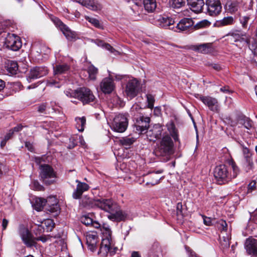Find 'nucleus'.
Masks as SVG:
<instances>
[{
  "instance_id": "09e8293b",
  "label": "nucleus",
  "mask_w": 257,
  "mask_h": 257,
  "mask_svg": "<svg viewBox=\"0 0 257 257\" xmlns=\"http://www.w3.org/2000/svg\"><path fill=\"white\" fill-rule=\"evenodd\" d=\"M85 19L90 22L94 27L98 28H101V25L100 24L99 21L96 19L91 18L88 16H86Z\"/></svg>"
},
{
  "instance_id": "7c9ffc66",
  "label": "nucleus",
  "mask_w": 257,
  "mask_h": 257,
  "mask_svg": "<svg viewBox=\"0 0 257 257\" xmlns=\"http://www.w3.org/2000/svg\"><path fill=\"white\" fill-rule=\"evenodd\" d=\"M187 4L190 7L191 11L195 13L202 12L204 3L203 0H187Z\"/></svg>"
},
{
  "instance_id": "69168bd1",
  "label": "nucleus",
  "mask_w": 257,
  "mask_h": 257,
  "mask_svg": "<svg viewBox=\"0 0 257 257\" xmlns=\"http://www.w3.org/2000/svg\"><path fill=\"white\" fill-rule=\"evenodd\" d=\"M193 11H191V10L190 9V10H188V9H186L184 11H183L182 12V15L184 16H190V14L192 13Z\"/></svg>"
},
{
  "instance_id": "49530a36",
  "label": "nucleus",
  "mask_w": 257,
  "mask_h": 257,
  "mask_svg": "<svg viewBox=\"0 0 257 257\" xmlns=\"http://www.w3.org/2000/svg\"><path fill=\"white\" fill-rule=\"evenodd\" d=\"M186 0H173L172 7L174 9H179L184 6Z\"/></svg>"
},
{
  "instance_id": "a211bd4d",
  "label": "nucleus",
  "mask_w": 257,
  "mask_h": 257,
  "mask_svg": "<svg viewBox=\"0 0 257 257\" xmlns=\"http://www.w3.org/2000/svg\"><path fill=\"white\" fill-rule=\"evenodd\" d=\"M150 121L149 117L140 116L135 124L136 131L139 134L146 133L149 127Z\"/></svg>"
},
{
  "instance_id": "4d7b16f0",
  "label": "nucleus",
  "mask_w": 257,
  "mask_h": 257,
  "mask_svg": "<svg viewBox=\"0 0 257 257\" xmlns=\"http://www.w3.org/2000/svg\"><path fill=\"white\" fill-rule=\"evenodd\" d=\"M219 223L222 227V232H223V231H226L227 229V224L226 221L223 220H221L219 221Z\"/></svg>"
},
{
  "instance_id": "052dcab7",
  "label": "nucleus",
  "mask_w": 257,
  "mask_h": 257,
  "mask_svg": "<svg viewBox=\"0 0 257 257\" xmlns=\"http://www.w3.org/2000/svg\"><path fill=\"white\" fill-rule=\"evenodd\" d=\"M14 134V133H13V132L10 130L9 131V132L6 135L4 138L6 139V140L8 141L11 138H12Z\"/></svg>"
},
{
  "instance_id": "0e129e2a",
  "label": "nucleus",
  "mask_w": 257,
  "mask_h": 257,
  "mask_svg": "<svg viewBox=\"0 0 257 257\" xmlns=\"http://www.w3.org/2000/svg\"><path fill=\"white\" fill-rule=\"evenodd\" d=\"M220 90L221 92L225 93H229L231 92L228 86H225L223 87H221L220 89Z\"/></svg>"
},
{
  "instance_id": "72a5a7b5",
  "label": "nucleus",
  "mask_w": 257,
  "mask_h": 257,
  "mask_svg": "<svg viewBox=\"0 0 257 257\" xmlns=\"http://www.w3.org/2000/svg\"><path fill=\"white\" fill-rule=\"evenodd\" d=\"M96 199H93L87 196H84L80 202V205L85 208L96 207Z\"/></svg>"
},
{
  "instance_id": "ea45409f",
  "label": "nucleus",
  "mask_w": 257,
  "mask_h": 257,
  "mask_svg": "<svg viewBox=\"0 0 257 257\" xmlns=\"http://www.w3.org/2000/svg\"><path fill=\"white\" fill-rule=\"evenodd\" d=\"M87 72L88 74V78L90 80H94L96 79V75L98 73L97 68L91 65L88 67Z\"/></svg>"
},
{
  "instance_id": "de8ad7c7",
  "label": "nucleus",
  "mask_w": 257,
  "mask_h": 257,
  "mask_svg": "<svg viewBox=\"0 0 257 257\" xmlns=\"http://www.w3.org/2000/svg\"><path fill=\"white\" fill-rule=\"evenodd\" d=\"M81 222L89 226L93 223V219L88 215H83L81 217Z\"/></svg>"
},
{
  "instance_id": "cd10ccee",
  "label": "nucleus",
  "mask_w": 257,
  "mask_h": 257,
  "mask_svg": "<svg viewBox=\"0 0 257 257\" xmlns=\"http://www.w3.org/2000/svg\"><path fill=\"white\" fill-rule=\"evenodd\" d=\"M162 172V170H159L156 172H152L146 175L145 177L147 179L149 180L146 182V185H151V186H154L159 184L160 180L162 178V177L159 175V174H161Z\"/></svg>"
},
{
  "instance_id": "423d86ee",
  "label": "nucleus",
  "mask_w": 257,
  "mask_h": 257,
  "mask_svg": "<svg viewBox=\"0 0 257 257\" xmlns=\"http://www.w3.org/2000/svg\"><path fill=\"white\" fill-rule=\"evenodd\" d=\"M51 21L56 27L59 28L69 41H75L76 39V34L71 31L70 28L64 24L60 19L55 17H51Z\"/></svg>"
},
{
  "instance_id": "0eeeda50",
  "label": "nucleus",
  "mask_w": 257,
  "mask_h": 257,
  "mask_svg": "<svg viewBox=\"0 0 257 257\" xmlns=\"http://www.w3.org/2000/svg\"><path fill=\"white\" fill-rule=\"evenodd\" d=\"M128 119L124 114H119L114 117L111 124V129L118 133H123L127 128Z\"/></svg>"
},
{
  "instance_id": "4c0bfd02",
  "label": "nucleus",
  "mask_w": 257,
  "mask_h": 257,
  "mask_svg": "<svg viewBox=\"0 0 257 257\" xmlns=\"http://www.w3.org/2000/svg\"><path fill=\"white\" fill-rule=\"evenodd\" d=\"M145 9L148 12H153L156 8V0H144Z\"/></svg>"
},
{
  "instance_id": "bf43d9fd",
  "label": "nucleus",
  "mask_w": 257,
  "mask_h": 257,
  "mask_svg": "<svg viewBox=\"0 0 257 257\" xmlns=\"http://www.w3.org/2000/svg\"><path fill=\"white\" fill-rule=\"evenodd\" d=\"M46 108V104L45 103H42L38 106V111L40 113L44 112Z\"/></svg>"
},
{
  "instance_id": "f8f14e48",
  "label": "nucleus",
  "mask_w": 257,
  "mask_h": 257,
  "mask_svg": "<svg viewBox=\"0 0 257 257\" xmlns=\"http://www.w3.org/2000/svg\"><path fill=\"white\" fill-rule=\"evenodd\" d=\"M140 83L136 79H133L128 81L125 90L126 95L130 99L135 97L138 94Z\"/></svg>"
},
{
  "instance_id": "393cba45",
  "label": "nucleus",
  "mask_w": 257,
  "mask_h": 257,
  "mask_svg": "<svg viewBox=\"0 0 257 257\" xmlns=\"http://www.w3.org/2000/svg\"><path fill=\"white\" fill-rule=\"evenodd\" d=\"M157 21L158 24L161 27L169 29H173L174 28L175 21L172 18L166 16H160Z\"/></svg>"
},
{
  "instance_id": "412c9836",
  "label": "nucleus",
  "mask_w": 257,
  "mask_h": 257,
  "mask_svg": "<svg viewBox=\"0 0 257 257\" xmlns=\"http://www.w3.org/2000/svg\"><path fill=\"white\" fill-rule=\"evenodd\" d=\"M242 153L244 158L243 167L246 172H249L253 167V163L251 157V154L249 149L244 147L242 148Z\"/></svg>"
},
{
  "instance_id": "ddd939ff",
  "label": "nucleus",
  "mask_w": 257,
  "mask_h": 257,
  "mask_svg": "<svg viewBox=\"0 0 257 257\" xmlns=\"http://www.w3.org/2000/svg\"><path fill=\"white\" fill-rule=\"evenodd\" d=\"M116 204V203L111 199L100 198L96 199L95 204L96 207L110 213L111 211L115 208Z\"/></svg>"
},
{
  "instance_id": "2eb2a0df",
  "label": "nucleus",
  "mask_w": 257,
  "mask_h": 257,
  "mask_svg": "<svg viewBox=\"0 0 257 257\" xmlns=\"http://www.w3.org/2000/svg\"><path fill=\"white\" fill-rule=\"evenodd\" d=\"M48 73V69L46 67H35L31 69L27 79L29 82L32 80L43 77Z\"/></svg>"
},
{
  "instance_id": "1a4fd4ad",
  "label": "nucleus",
  "mask_w": 257,
  "mask_h": 257,
  "mask_svg": "<svg viewBox=\"0 0 257 257\" xmlns=\"http://www.w3.org/2000/svg\"><path fill=\"white\" fill-rule=\"evenodd\" d=\"M77 99L85 104L94 101L95 96L90 89L83 87L78 88Z\"/></svg>"
},
{
  "instance_id": "a878e982",
  "label": "nucleus",
  "mask_w": 257,
  "mask_h": 257,
  "mask_svg": "<svg viewBox=\"0 0 257 257\" xmlns=\"http://www.w3.org/2000/svg\"><path fill=\"white\" fill-rule=\"evenodd\" d=\"M38 232L36 234H41L46 229L47 231H51L54 228V223L51 219H46L41 223L40 224L35 225Z\"/></svg>"
},
{
  "instance_id": "37998d69",
  "label": "nucleus",
  "mask_w": 257,
  "mask_h": 257,
  "mask_svg": "<svg viewBox=\"0 0 257 257\" xmlns=\"http://www.w3.org/2000/svg\"><path fill=\"white\" fill-rule=\"evenodd\" d=\"M101 230L103 235L105 236L104 238H109L110 239H111V231L108 225L104 224Z\"/></svg>"
},
{
  "instance_id": "e2e57ef3",
  "label": "nucleus",
  "mask_w": 257,
  "mask_h": 257,
  "mask_svg": "<svg viewBox=\"0 0 257 257\" xmlns=\"http://www.w3.org/2000/svg\"><path fill=\"white\" fill-rule=\"evenodd\" d=\"M255 188V182H252L250 183L248 186V192H251Z\"/></svg>"
},
{
  "instance_id": "b1692460",
  "label": "nucleus",
  "mask_w": 257,
  "mask_h": 257,
  "mask_svg": "<svg viewBox=\"0 0 257 257\" xmlns=\"http://www.w3.org/2000/svg\"><path fill=\"white\" fill-rule=\"evenodd\" d=\"M191 49L196 52L202 54L211 53L213 50L212 44L210 43L192 45Z\"/></svg>"
},
{
  "instance_id": "79ce46f5",
  "label": "nucleus",
  "mask_w": 257,
  "mask_h": 257,
  "mask_svg": "<svg viewBox=\"0 0 257 257\" xmlns=\"http://www.w3.org/2000/svg\"><path fill=\"white\" fill-rule=\"evenodd\" d=\"M76 127L79 132H83L86 124V118L85 117L76 118Z\"/></svg>"
},
{
  "instance_id": "20e7f679",
  "label": "nucleus",
  "mask_w": 257,
  "mask_h": 257,
  "mask_svg": "<svg viewBox=\"0 0 257 257\" xmlns=\"http://www.w3.org/2000/svg\"><path fill=\"white\" fill-rule=\"evenodd\" d=\"M40 177L41 180L46 185H50L56 181L57 175L53 169L49 165H42L40 166Z\"/></svg>"
},
{
  "instance_id": "5701e85b",
  "label": "nucleus",
  "mask_w": 257,
  "mask_h": 257,
  "mask_svg": "<svg viewBox=\"0 0 257 257\" xmlns=\"http://www.w3.org/2000/svg\"><path fill=\"white\" fill-rule=\"evenodd\" d=\"M77 183L76 188L72 193V197L75 199H80L82 194L89 190V185L84 182H81L78 180H76Z\"/></svg>"
},
{
  "instance_id": "a18cd8bd",
  "label": "nucleus",
  "mask_w": 257,
  "mask_h": 257,
  "mask_svg": "<svg viewBox=\"0 0 257 257\" xmlns=\"http://www.w3.org/2000/svg\"><path fill=\"white\" fill-rule=\"evenodd\" d=\"M48 198L47 199V200L43 198L37 199L36 201L37 205L38 206V207H37V209L40 210L44 206H45L46 207L47 205H48Z\"/></svg>"
},
{
  "instance_id": "473e14b6",
  "label": "nucleus",
  "mask_w": 257,
  "mask_h": 257,
  "mask_svg": "<svg viewBox=\"0 0 257 257\" xmlns=\"http://www.w3.org/2000/svg\"><path fill=\"white\" fill-rule=\"evenodd\" d=\"M167 130L174 140L176 142L179 141L178 131L173 121H170L166 124Z\"/></svg>"
},
{
  "instance_id": "f03ea898",
  "label": "nucleus",
  "mask_w": 257,
  "mask_h": 257,
  "mask_svg": "<svg viewBox=\"0 0 257 257\" xmlns=\"http://www.w3.org/2000/svg\"><path fill=\"white\" fill-rule=\"evenodd\" d=\"M174 143L169 135H165L154 151L155 155L167 158L173 153Z\"/></svg>"
},
{
  "instance_id": "8fccbe9b",
  "label": "nucleus",
  "mask_w": 257,
  "mask_h": 257,
  "mask_svg": "<svg viewBox=\"0 0 257 257\" xmlns=\"http://www.w3.org/2000/svg\"><path fill=\"white\" fill-rule=\"evenodd\" d=\"M148 102V107L151 109L154 107V103L155 102V98L152 94H147L146 95Z\"/></svg>"
},
{
  "instance_id": "f704fd0d",
  "label": "nucleus",
  "mask_w": 257,
  "mask_h": 257,
  "mask_svg": "<svg viewBox=\"0 0 257 257\" xmlns=\"http://www.w3.org/2000/svg\"><path fill=\"white\" fill-rule=\"evenodd\" d=\"M224 233L222 232V236L220 237V244L221 249L225 250L230 246L231 234L230 233H226L225 235H224Z\"/></svg>"
},
{
  "instance_id": "aec40b11",
  "label": "nucleus",
  "mask_w": 257,
  "mask_h": 257,
  "mask_svg": "<svg viewBox=\"0 0 257 257\" xmlns=\"http://www.w3.org/2000/svg\"><path fill=\"white\" fill-rule=\"evenodd\" d=\"M46 209L54 217L57 216L59 214L60 208L55 197H50L48 198V205H47Z\"/></svg>"
},
{
  "instance_id": "6ab92c4d",
  "label": "nucleus",
  "mask_w": 257,
  "mask_h": 257,
  "mask_svg": "<svg viewBox=\"0 0 257 257\" xmlns=\"http://www.w3.org/2000/svg\"><path fill=\"white\" fill-rule=\"evenodd\" d=\"M163 130L162 126L159 124H157L154 125L152 128L147 131L146 133L148 139L150 141L154 142L161 137Z\"/></svg>"
},
{
  "instance_id": "c9c22d12",
  "label": "nucleus",
  "mask_w": 257,
  "mask_h": 257,
  "mask_svg": "<svg viewBox=\"0 0 257 257\" xmlns=\"http://www.w3.org/2000/svg\"><path fill=\"white\" fill-rule=\"evenodd\" d=\"M238 123L243 125L245 128L250 130L252 126V121L244 115H241L238 118Z\"/></svg>"
},
{
  "instance_id": "c03bdc74",
  "label": "nucleus",
  "mask_w": 257,
  "mask_h": 257,
  "mask_svg": "<svg viewBox=\"0 0 257 257\" xmlns=\"http://www.w3.org/2000/svg\"><path fill=\"white\" fill-rule=\"evenodd\" d=\"M30 186L31 188L34 190L43 191L44 189V187L37 180L32 181Z\"/></svg>"
},
{
  "instance_id": "864d4df0",
  "label": "nucleus",
  "mask_w": 257,
  "mask_h": 257,
  "mask_svg": "<svg viewBox=\"0 0 257 257\" xmlns=\"http://www.w3.org/2000/svg\"><path fill=\"white\" fill-rule=\"evenodd\" d=\"M65 93L69 97L77 98L78 89L75 90L71 89L66 90Z\"/></svg>"
},
{
  "instance_id": "338daca9",
  "label": "nucleus",
  "mask_w": 257,
  "mask_h": 257,
  "mask_svg": "<svg viewBox=\"0 0 257 257\" xmlns=\"http://www.w3.org/2000/svg\"><path fill=\"white\" fill-rule=\"evenodd\" d=\"M204 223L206 225H210L211 223V219L209 217H204L203 218Z\"/></svg>"
},
{
  "instance_id": "774afa93",
  "label": "nucleus",
  "mask_w": 257,
  "mask_h": 257,
  "mask_svg": "<svg viewBox=\"0 0 257 257\" xmlns=\"http://www.w3.org/2000/svg\"><path fill=\"white\" fill-rule=\"evenodd\" d=\"M176 208L177 210V213H178L179 212H180V213H182V204L181 202H179L177 203Z\"/></svg>"
},
{
  "instance_id": "c756f323",
  "label": "nucleus",
  "mask_w": 257,
  "mask_h": 257,
  "mask_svg": "<svg viewBox=\"0 0 257 257\" xmlns=\"http://www.w3.org/2000/svg\"><path fill=\"white\" fill-rule=\"evenodd\" d=\"M194 25L193 20L190 18H184L177 24L176 28L179 32L187 31Z\"/></svg>"
},
{
  "instance_id": "9b49d317",
  "label": "nucleus",
  "mask_w": 257,
  "mask_h": 257,
  "mask_svg": "<svg viewBox=\"0 0 257 257\" xmlns=\"http://www.w3.org/2000/svg\"><path fill=\"white\" fill-rule=\"evenodd\" d=\"M5 45L7 48L16 51L22 47V42L18 36L9 34L6 38Z\"/></svg>"
},
{
  "instance_id": "13d9d810",
  "label": "nucleus",
  "mask_w": 257,
  "mask_h": 257,
  "mask_svg": "<svg viewBox=\"0 0 257 257\" xmlns=\"http://www.w3.org/2000/svg\"><path fill=\"white\" fill-rule=\"evenodd\" d=\"M103 48H105L106 50L110 51L112 53H113L115 52H116L115 49L108 43H105Z\"/></svg>"
},
{
  "instance_id": "58836bf2",
  "label": "nucleus",
  "mask_w": 257,
  "mask_h": 257,
  "mask_svg": "<svg viewBox=\"0 0 257 257\" xmlns=\"http://www.w3.org/2000/svg\"><path fill=\"white\" fill-rule=\"evenodd\" d=\"M8 71L11 74H15L18 70V65L15 61H10L7 66Z\"/></svg>"
},
{
  "instance_id": "6e6552de",
  "label": "nucleus",
  "mask_w": 257,
  "mask_h": 257,
  "mask_svg": "<svg viewBox=\"0 0 257 257\" xmlns=\"http://www.w3.org/2000/svg\"><path fill=\"white\" fill-rule=\"evenodd\" d=\"M118 250L116 247H112L111 245V239L109 238H103L100 245L98 253H101L102 255L105 256L108 253L112 256Z\"/></svg>"
},
{
  "instance_id": "7ed1b4c3",
  "label": "nucleus",
  "mask_w": 257,
  "mask_h": 257,
  "mask_svg": "<svg viewBox=\"0 0 257 257\" xmlns=\"http://www.w3.org/2000/svg\"><path fill=\"white\" fill-rule=\"evenodd\" d=\"M70 69V67L66 64H58L54 67V77L48 80L47 85L48 86H54L59 88L62 84L64 82V79L63 77H59V75L65 74Z\"/></svg>"
},
{
  "instance_id": "603ef678",
  "label": "nucleus",
  "mask_w": 257,
  "mask_h": 257,
  "mask_svg": "<svg viewBox=\"0 0 257 257\" xmlns=\"http://www.w3.org/2000/svg\"><path fill=\"white\" fill-rule=\"evenodd\" d=\"M249 19H250L249 15L240 17L239 21H240V23L242 25V26L243 28H246L247 27L248 21L249 20Z\"/></svg>"
},
{
  "instance_id": "5fc2aeb1",
  "label": "nucleus",
  "mask_w": 257,
  "mask_h": 257,
  "mask_svg": "<svg viewBox=\"0 0 257 257\" xmlns=\"http://www.w3.org/2000/svg\"><path fill=\"white\" fill-rule=\"evenodd\" d=\"M229 11L231 13H234L238 10L237 4L235 3H232L229 5Z\"/></svg>"
},
{
  "instance_id": "f257e3e1",
  "label": "nucleus",
  "mask_w": 257,
  "mask_h": 257,
  "mask_svg": "<svg viewBox=\"0 0 257 257\" xmlns=\"http://www.w3.org/2000/svg\"><path fill=\"white\" fill-rule=\"evenodd\" d=\"M232 173H229L228 168L225 165L217 166L214 171V176L218 184H223L229 182L231 179L236 177L239 170L235 163L233 161L229 162Z\"/></svg>"
},
{
  "instance_id": "9d476101",
  "label": "nucleus",
  "mask_w": 257,
  "mask_h": 257,
  "mask_svg": "<svg viewBox=\"0 0 257 257\" xmlns=\"http://www.w3.org/2000/svg\"><path fill=\"white\" fill-rule=\"evenodd\" d=\"M19 234L23 242L28 247L36 245L35 238L28 228L24 226H21L19 229Z\"/></svg>"
},
{
  "instance_id": "bb28decb",
  "label": "nucleus",
  "mask_w": 257,
  "mask_h": 257,
  "mask_svg": "<svg viewBox=\"0 0 257 257\" xmlns=\"http://www.w3.org/2000/svg\"><path fill=\"white\" fill-rule=\"evenodd\" d=\"M74 2L85 6L92 11H97L101 9V5L94 0H73Z\"/></svg>"
},
{
  "instance_id": "4468645a",
  "label": "nucleus",
  "mask_w": 257,
  "mask_h": 257,
  "mask_svg": "<svg viewBox=\"0 0 257 257\" xmlns=\"http://www.w3.org/2000/svg\"><path fill=\"white\" fill-rule=\"evenodd\" d=\"M206 5L207 13L210 16H216L221 12L222 6L219 0H206Z\"/></svg>"
},
{
  "instance_id": "3c124183",
  "label": "nucleus",
  "mask_w": 257,
  "mask_h": 257,
  "mask_svg": "<svg viewBox=\"0 0 257 257\" xmlns=\"http://www.w3.org/2000/svg\"><path fill=\"white\" fill-rule=\"evenodd\" d=\"M210 23L207 20H204L197 23L194 27L196 29H200L209 26Z\"/></svg>"
},
{
  "instance_id": "39448f33",
  "label": "nucleus",
  "mask_w": 257,
  "mask_h": 257,
  "mask_svg": "<svg viewBox=\"0 0 257 257\" xmlns=\"http://www.w3.org/2000/svg\"><path fill=\"white\" fill-rule=\"evenodd\" d=\"M223 37L226 41L232 44L237 42H244L248 46L250 45V37L238 30L232 31Z\"/></svg>"
},
{
  "instance_id": "e433bc0d",
  "label": "nucleus",
  "mask_w": 257,
  "mask_h": 257,
  "mask_svg": "<svg viewBox=\"0 0 257 257\" xmlns=\"http://www.w3.org/2000/svg\"><path fill=\"white\" fill-rule=\"evenodd\" d=\"M135 141L136 139L130 136L125 137H122L119 140L120 144L125 148H128Z\"/></svg>"
},
{
  "instance_id": "4be33fe9",
  "label": "nucleus",
  "mask_w": 257,
  "mask_h": 257,
  "mask_svg": "<svg viewBox=\"0 0 257 257\" xmlns=\"http://www.w3.org/2000/svg\"><path fill=\"white\" fill-rule=\"evenodd\" d=\"M100 87L105 94L111 93L115 87L113 79L109 77L104 78L100 84Z\"/></svg>"
},
{
  "instance_id": "6e6d98bb",
  "label": "nucleus",
  "mask_w": 257,
  "mask_h": 257,
  "mask_svg": "<svg viewBox=\"0 0 257 257\" xmlns=\"http://www.w3.org/2000/svg\"><path fill=\"white\" fill-rule=\"evenodd\" d=\"M185 249L188 254L189 257H197L198 256L189 247L185 246Z\"/></svg>"
},
{
  "instance_id": "f3484780",
  "label": "nucleus",
  "mask_w": 257,
  "mask_h": 257,
  "mask_svg": "<svg viewBox=\"0 0 257 257\" xmlns=\"http://www.w3.org/2000/svg\"><path fill=\"white\" fill-rule=\"evenodd\" d=\"M127 216V214L120 209L119 206L116 203L115 208L111 211L108 218L112 221L119 222L124 220Z\"/></svg>"
},
{
  "instance_id": "a19ab883",
  "label": "nucleus",
  "mask_w": 257,
  "mask_h": 257,
  "mask_svg": "<svg viewBox=\"0 0 257 257\" xmlns=\"http://www.w3.org/2000/svg\"><path fill=\"white\" fill-rule=\"evenodd\" d=\"M234 23V19L232 17H224L222 20L216 22V25L218 26H224L232 25Z\"/></svg>"
},
{
  "instance_id": "2f4dec72",
  "label": "nucleus",
  "mask_w": 257,
  "mask_h": 257,
  "mask_svg": "<svg viewBox=\"0 0 257 257\" xmlns=\"http://www.w3.org/2000/svg\"><path fill=\"white\" fill-rule=\"evenodd\" d=\"M98 237L97 235L92 234H89L86 236V244L88 248L92 251L96 249V245L97 242Z\"/></svg>"
},
{
  "instance_id": "c85d7f7f",
  "label": "nucleus",
  "mask_w": 257,
  "mask_h": 257,
  "mask_svg": "<svg viewBox=\"0 0 257 257\" xmlns=\"http://www.w3.org/2000/svg\"><path fill=\"white\" fill-rule=\"evenodd\" d=\"M245 247L248 254L257 255V240L248 238L245 242Z\"/></svg>"
},
{
  "instance_id": "dca6fc26",
  "label": "nucleus",
  "mask_w": 257,
  "mask_h": 257,
  "mask_svg": "<svg viewBox=\"0 0 257 257\" xmlns=\"http://www.w3.org/2000/svg\"><path fill=\"white\" fill-rule=\"evenodd\" d=\"M199 99L205 105H207L210 110L214 112H218L219 111V104L216 98L209 96L200 95Z\"/></svg>"
},
{
  "instance_id": "680f3d73",
  "label": "nucleus",
  "mask_w": 257,
  "mask_h": 257,
  "mask_svg": "<svg viewBox=\"0 0 257 257\" xmlns=\"http://www.w3.org/2000/svg\"><path fill=\"white\" fill-rule=\"evenodd\" d=\"M23 126L21 124H19L17 126L14 127L13 128L11 129V130L14 133L15 132H18L21 131L23 128Z\"/></svg>"
}]
</instances>
